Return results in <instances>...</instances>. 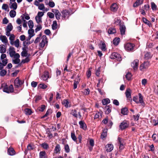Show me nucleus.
I'll return each mask as SVG.
<instances>
[{
    "mask_svg": "<svg viewBox=\"0 0 158 158\" xmlns=\"http://www.w3.org/2000/svg\"><path fill=\"white\" fill-rule=\"evenodd\" d=\"M45 3L46 4H48L49 6L51 8L54 7L55 5V3L53 2H49L48 4L46 2Z\"/></svg>",
    "mask_w": 158,
    "mask_h": 158,
    "instance_id": "58",
    "label": "nucleus"
},
{
    "mask_svg": "<svg viewBox=\"0 0 158 158\" xmlns=\"http://www.w3.org/2000/svg\"><path fill=\"white\" fill-rule=\"evenodd\" d=\"M35 20L36 22V23L39 24L40 23H42V18L38 17L37 16H36L35 18Z\"/></svg>",
    "mask_w": 158,
    "mask_h": 158,
    "instance_id": "48",
    "label": "nucleus"
},
{
    "mask_svg": "<svg viewBox=\"0 0 158 158\" xmlns=\"http://www.w3.org/2000/svg\"><path fill=\"white\" fill-rule=\"evenodd\" d=\"M100 48L101 49L104 51H105L106 50V44L104 43H102L100 45Z\"/></svg>",
    "mask_w": 158,
    "mask_h": 158,
    "instance_id": "56",
    "label": "nucleus"
},
{
    "mask_svg": "<svg viewBox=\"0 0 158 158\" xmlns=\"http://www.w3.org/2000/svg\"><path fill=\"white\" fill-rule=\"evenodd\" d=\"M102 102L103 105H105L109 103L110 102V101L108 98H106L103 99Z\"/></svg>",
    "mask_w": 158,
    "mask_h": 158,
    "instance_id": "35",
    "label": "nucleus"
},
{
    "mask_svg": "<svg viewBox=\"0 0 158 158\" xmlns=\"http://www.w3.org/2000/svg\"><path fill=\"white\" fill-rule=\"evenodd\" d=\"M119 30L121 35H123L125 34L126 31V27L123 25L120 24Z\"/></svg>",
    "mask_w": 158,
    "mask_h": 158,
    "instance_id": "14",
    "label": "nucleus"
},
{
    "mask_svg": "<svg viewBox=\"0 0 158 158\" xmlns=\"http://www.w3.org/2000/svg\"><path fill=\"white\" fill-rule=\"evenodd\" d=\"M10 15L11 18H14L16 15V12L14 10H11L10 12Z\"/></svg>",
    "mask_w": 158,
    "mask_h": 158,
    "instance_id": "40",
    "label": "nucleus"
},
{
    "mask_svg": "<svg viewBox=\"0 0 158 158\" xmlns=\"http://www.w3.org/2000/svg\"><path fill=\"white\" fill-rule=\"evenodd\" d=\"M52 11L54 14L56 19L58 20H60V19L61 14L59 10L56 9H52Z\"/></svg>",
    "mask_w": 158,
    "mask_h": 158,
    "instance_id": "10",
    "label": "nucleus"
},
{
    "mask_svg": "<svg viewBox=\"0 0 158 158\" xmlns=\"http://www.w3.org/2000/svg\"><path fill=\"white\" fill-rule=\"evenodd\" d=\"M6 49L5 46L4 45H0V52L1 53H5Z\"/></svg>",
    "mask_w": 158,
    "mask_h": 158,
    "instance_id": "27",
    "label": "nucleus"
},
{
    "mask_svg": "<svg viewBox=\"0 0 158 158\" xmlns=\"http://www.w3.org/2000/svg\"><path fill=\"white\" fill-rule=\"evenodd\" d=\"M106 111H105V113L106 114H108L111 111V105H109L106 106L105 107Z\"/></svg>",
    "mask_w": 158,
    "mask_h": 158,
    "instance_id": "28",
    "label": "nucleus"
},
{
    "mask_svg": "<svg viewBox=\"0 0 158 158\" xmlns=\"http://www.w3.org/2000/svg\"><path fill=\"white\" fill-rule=\"evenodd\" d=\"M79 124L81 128L85 130L87 129L86 125L84 121L81 120L79 121Z\"/></svg>",
    "mask_w": 158,
    "mask_h": 158,
    "instance_id": "15",
    "label": "nucleus"
},
{
    "mask_svg": "<svg viewBox=\"0 0 158 158\" xmlns=\"http://www.w3.org/2000/svg\"><path fill=\"white\" fill-rule=\"evenodd\" d=\"M128 110L127 108H123L121 110V113L123 115L127 114Z\"/></svg>",
    "mask_w": 158,
    "mask_h": 158,
    "instance_id": "38",
    "label": "nucleus"
},
{
    "mask_svg": "<svg viewBox=\"0 0 158 158\" xmlns=\"http://www.w3.org/2000/svg\"><path fill=\"white\" fill-rule=\"evenodd\" d=\"M110 58L111 59H115L118 61H121L122 59V57L117 52H113L110 56Z\"/></svg>",
    "mask_w": 158,
    "mask_h": 158,
    "instance_id": "5",
    "label": "nucleus"
},
{
    "mask_svg": "<svg viewBox=\"0 0 158 158\" xmlns=\"http://www.w3.org/2000/svg\"><path fill=\"white\" fill-rule=\"evenodd\" d=\"M108 32L109 34H113L116 32V30L113 27L110 28L108 29Z\"/></svg>",
    "mask_w": 158,
    "mask_h": 158,
    "instance_id": "33",
    "label": "nucleus"
},
{
    "mask_svg": "<svg viewBox=\"0 0 158 158\" xmlns=\"http://www.w3.org/2000/svg\"><path fill=\"white\" fill-rule=\"evenodd\" d=\"M139 100H138V96H136L133 97V100L137 104L140 103L142 106L143 107H144L145 104L143 100V97L141 93L138 94Z\"/></svg>",
    "mask_w": 158,
    "mask_h": 158,
    "instance_id": "3",
    "label": "nucleus"
},
{
    "mask_svg": "<svg viewBox=\"0 0 158 158\" xmlns=\"http://www.w3.org/2000/svg\"><path fill=\"white\" fill-rule=\"evenodd\" d=\"M61 148L59 144H57L54 150V152L56 154H59L60 153Z\"/></svg>",
    "mask_w": 158,
    "mask_h": 158,
    "instance_id": "16",
    "label": "nucleus"
},
{
    "mask_svg": "<svg viewBox=\"0 0 158 158\" xmlns=\"http://www.w3.org/2000/svg\"><path fill=\"white\" fill-rule=\"evenodd\" d=\"M71 114L75 118H77L78 117L77 112L76 109L72 110L71 111Z\"/></svg>",
    "mask_w": 158,
    "mask_h": 158,
    "instance_id": "31",
    "label": "nucleus"
},
{
    "mask_svg": "<svg viewBox=\"0 0 158 158\" xmlns=\"http://www.w3.org/2000/svg\"><path fill=\"white\" fill-rule=\"evenodd\" d=\"M62 17L63 19L65 20L66 18H68L69 14V12L68 10H64L62 12Z\"/></svg>",
    "mask_w": 158,
    "mask_h": 158,
    "instance_id": "9",
    "label": "nucleus"
},
{
    "mask_svg": "<svg viewBox=\"0 0 158 158\" xmlns=\"http://www.w3.org/2000/svg\"><path fill=\"white\" fill-rule=\"evenodd\" d=\"M0 40L2 41V42L4 43H7L8 42L7 39L5 35H1L0 36Z\"/></svg>",
    "mask_w": 158,
    "mask_h": 158,
    "instance_id": "26",
    "label": "nucleus"
},
{
    "mask_svg": "<svg viewBox=\"0 0 158 158\" xmlns=\"http://www.w3.org/2000/svg\"><path fill=\"white\" fill-rule=\"evenodd\" d=\"M2 60V64L4 66H6L8 63V59L6 58L5 59H3Z\"/></svg>",
    "mask_w": 158,
    "mask_h": 158,
    "instance_id": "60",
    "label": "nucleus"
},
{
    "mask_svg": "<svg viewBox=\"0 0 158 158\" xmlns=\"http://www.w3.org/2000/svg\"><path fill=\"white\" fill-rule=\"evenodd\" d=\"M7 73V71L5 69H2L0 72V75L1 76L3 77L6 75Z\"/></svg>",
    "mask_w": 158,
    "mask_h": 158,
    "instance_id": "50",
    "label": "nucleus"
},
{
    "mask_svg": "<svg viewBox=\"0 0 158 158\" xmlns=\"http://www.w3.org/2000/svg\"><path fill=\"white\" fill-rule=\"evenodd\" d=\"M135 45L133 44L128 43L124 45L125 49L127 51L132 52L134 49Z\"/></svg>",
    "mask_w": 158,
    "mask_h": 158,
    "instance_id": "4",
    "label": "nucleus"
},
{
    "mask_svg": "<svg viewBox=\"0 0 158 158\" xmlns=\"http://www.w3.org/2000/svg\"><path fill=\"white\" fill-rule=\"evenodd\" d=\"M34 30L32 29H30L28 30V34H29V35H33V36L34 35Z\"/></svg>",
    "mask_w": 158,
    "mask_h": 158,
    "instance_id": "57",
    "label": "nucleus"
},
{
    "mask_svg": "<svg viewBox=\"0 0 158 158\" xmlns=\"http://www.w3.org/2000/svg\"><path fill=\"white\" fill-rule=\"evenodd\" d=\"M22 15H23L24 17V19H26L28 20L30 19V17L26 13H25L24 14H23Z\"/></svg>",
    "mask_w": 158,
    "mask_h": 158,
    "instance_id": "54",
    "label": "nucleus"
},
{
    "mask_svg": "<svg viewBox=\"0 0 158 158\" xmlns=\"http://www.w3.org/2000/svg\"><path fill=\"white\" fill-rule=\"evenodd\" d=\"M152 56V55L150 52H147L144 55V58L145 60H148L151 59Z\"/></svg>",
    "mask_w": 158,
    "mask_h": 158,
    "instance_id": "29",
    "label": "nucleus"
},
{
    "mask_svg": "<svg viewBox=\"0 0 158 158\" xmlns=\"http://www.w3.org/2000/svg\"><path fill=\"white\" fill-rule=\"evenodd\" d=\"M13 26L11 23H9L6 29V31H11L13 29Z\"/></svg>",
    "mask_w": 158,
    "mask_h": 158,
    "instance_id": "41",
    "label": "nucleus"
},
{
    "mask_svg": "<svg viewBox=\"0 0 158 158\" xmlns=\"http://www.w3.org/2000/svg\"><path fill=\"white\" fill-rule=\"evenodd\" d=\"M102 114L101 112H97L94 116V119L98 118L100 117H102Z\"/></svg>",
    "mask_w": 158,
    "mask_h": 158,
    "instance_id": "43",
    "label": "nucleus"
},
{
    "mask_svg": "<svg viewBox=\"0 0 158 158\" xmlns=\"http://www.w3.org/2000/svg\"><path fill=\"white\" fill-rule=\"evenodd\" d=\"M39 157L40 158H47L45 152L44 151H41L39 154Z\"/></svg>",
    "mask_w": 158,
    "mask_h": 158,
    "instance_id": "36",
    "label": "nucleus"
},
{
    "mask_svg": "<svg viewBox=\"0 0 158 158\" xmlns=\"http://www.w3.org/2000/svg\"><path fill=\"white\" fill-rule=\"evenodd\" d=\"M118 9V7L117 5L115 3L113 4L110 6L111 10L114 12L116 11Z\"/></svg>",
    "mask_w": 158,
    "mask_h": 158,
    "instance_id": "18",
    "label": "nucleus"
},
{
    "mask_svg": "<svg viewBox=\"0 0 158 158\" xmlns=\"http://www.w3.org/2000/svg\"><path fill=\"white\" fill-rule=\"evenodd\" d=\"M17 53H16L15 52H9V54L10 57H15V55Z\"/></svg>",
    "mask_w": 158,
    "mask_h": 158,
    "instance_id": "62",
    "label": "nucleus"
},
{
    "mask_svg": "<svg viewBox=\"0 0 158 158\" xmlns=\"http://www.w3.org/2000/svg\"><path fill=\"white\" fill-rule=\"evenodd\" d=\"M47 87V86L44 83L40 84L38 86V88L42 89H45Z\"/></svg>",
    "mask_w": 158,
    "mask_h": 158,
    "instance_id": "45",
    "label": "nucleus"
},
{
    "mask_svg": "<svg viewBox=\"0 0 158 158\" xmlns=\"http://www.w3.org/2000/svg\"><path fill=\"white\" fill-rule=\"evenodd\" d=\"M139 60L137 59L135 60L131 64V65L134 70H136L138 67Z\"/></svg>",
    "mask_w": 158,
    "mask_h": 158,
    "instance_id": "11",
    "label": "nucleus"
},
{
    "mask_svg": "<svg viewBox=\"0 0 158 158\" xmlns=\"http://www.w3.org/2000/svg\"><path fill=\"white\" fill-rule=\"evenodd\" d=\"M47 15L50 19H53L54 17V14L50 12H48L47 13Z\"/></svg>",
    "mask_w": 158,
    "mask_h": 158,
    "instance_id": "59",
    "label": "nucleus"
},
{
    "mask_svg": "<svg viewBox=\"0 0 158 158\" xmlns=\"http://www.w3.org/2000/svg\"><path fill=\"white\" fill-rule=\"evenodd\" d=\"M17 7V4L16 2H14L12 3L11 6H10V8H12L14 10L16 9Z\"/></svg>",
    "mask_w": 158,
    "mask_h": 158,
    "instance_id": "44",
    "label": "nucleus"
},
{
    "mask_svg": "<svg viewBox=\"0 0 158 158\" xmlns=\"http://www.w3.org/2000/svg\"><path fill=\"white\" fill-rule=\"evenodd\" d=\"M107 129H104L103 130L102 132L101 135V138L102 139H103L106 137L107 135Z\"/></svg>",
    "mask_w": 158,
    "mask_h": 158,
    "instance_id": "23",
    "label": "nucleus"
},
{
    "mask_svg": "<svg viewBox=\"0 0 158 158\" xmlns=\"http://www.w3.org/2000/svg\"><path fill=\"white\" fill-rule=\"evenodd\" d=\"M42 28V27L41 25L39 24L37 25L36 28L35 30V32L40 31Z\"/></svg>",
    "mask_w": 158,
    "mask_h": 158,
    "instance_id": "55",
    "label": "nucleus"
},
{
    "mask_svg": "<svg viewBox=\"0 0 158 158\" xmlns=\"http://www.w3.org/2000/svg\"><path fill=\"white\" fill-rule=\"evenodd\" d=\"M52 113V110L50 109H49L47 111V112L46 113V114H45L43 116L42 118H44L45 117H47L48 115L50 113Z\"/></svg>",
    "mask_w": 158,
    "mask_h": 158,
    "instance_id": "49",
    "label": "nucleus"
},
{
    "mask_svg": "<svg viewBox=\"0 0 158 158\" xmlns=\"http://www.w3.org/2000/svg\"><path fill=\"white\" fill-rule=\"evenodd\" d=\"M8 154L10 156H13L15 154V152L13 148H9L7 150Z\"/></svg>",
    "mask_w": 158,
    "mask_h": 158,
    "instance_id": "21",
    "label": "nucleus"
},
{
    "mask_svg": "<svg viewBox=\"0 0 158 158\" xmlns=\"http://www.w3.org/2000/svg\"><path fill=\"white\" fill-rule=\"evenodd\" d=\"M114 147L112 144L108 143L105 146L106 150L107 152H111L113 149Z\"/></svg>",
    "mask_w": 158,
    "mask_h": 158,
    "instance_id": "13",
    "label": "nucleus"
},
{
    "mask_svg": "<svg viewBox=\"0 0 158 158\" xmlns=\"http://www.w3.org/2000/svg\"><path fill=\"white\" fill-rule=\"evenodd\" d=\"M44 8V6L43 3L40 4L38 6V9L40 10H43Z\"/></svg>",
    "mask_w": 158,
    "mask_h": 158,
    "instance_id": "64",
    "label": "nucleus"
},
{
    "mask_svg": "<svg viewBox=\"0 0 158 158\" xmlns=\"http://www.w3.org/2000/svg\"><path fill=\"white\" fill-rule=\"evenodd\" d=\"M52 27L53 30H56L57 28L58 25L56 21H53Z\"/></svg>",
    "mask_w": 158,
    "mask_h": 158,
    "instance_id": "30",
    "label": "nucleus"
},
{
    "mask_svg": "<svg viewBox=\"0 0 158 158\" xmlns=\"http://www.w3.org/2000/svg\"><path fill=\"white\" fill-rule=\"evenodd\" d=\"M28 24L29 26V27L30 29H32L34 27V24L33 23L32 20H30L28 21Z\"/></svg>",
    "mask_w": 158,
    "mask_h": 158,
    "instance_id": "47",
    "label": "nucleus"
},
{
    "mask_svg": "<svg viewBox=\"0 0 158 158\" xmlns=\"http://www.w3.org/2000/svg\"><path fill=\"white\" fill-rule=\"evenodd\" d=\"M1 88L3 89L4 92L7 93H10L14 92V88L12 85H10L9 86L5 83L1 85Z\"/></svg>",
    "mask_w": 158,
    "mask_h": 158,
    "instance_id": "2",
    "label": "nucleus"
},
{
    "mask_svg": "<svg viewBox=\"0 0 158 158\" xmlns=\"http://www.w3.org/2000/svg\"><path fill=\"white\" fill-rule=\"evenodd\" d=\"M64 149L66 153H69L70 152L69 147L68 144H64Z\"/></svg>",
    "mask_w": 158,
    "mask_h": 158,
    "instance_id": "46",
    "label": "nucleus"
},
{
    "mask_svg": "<svg viewBox=\"0 0 158 158\" xmlns=\"http://www.w3.org/2000/svg\"><path fill=\"white\" fill-rule=\"evenodd\" d=\"M14 44L16 47L18 48L19 46V40L17 39L14 42Z\"/></svg>",
    "mask_w": 158,
    "mask_h": 158,
    "instance_id": "61",
    "label": "nucleus"
},
{
    "mask_svg": "<svg viewBox=\"0 0 158 158\" xmlns=\"http://www.w3.org/2000/svg\"><path fill=\"white\" fill-rule=\"evenodd\" d=\"M151 8L152 10H156L157 9V6L154 2L151 3Z\"/></svg>",
    "mask_w": 158,
    "mask_h": 158,
    "instance_id": "51",
    "label": "nucleus"
},
{
    "mask_svg": "<svg viewBox=\"0 0 158 158\" xmlns=\"http://www.w3.org/2000/svg\"><path fill=\"white\" fill-rule=\"evenodd\" d=\"M125 94L127 101L128 102L132 101L131 93L130 89H127L125 92Z\"/></svg>",
    "mask_w": 158,
    "mask_h": 158,
    "instance_id": "8",
    "label": "nucleus"
},
{
    "mask_svg": "<svg viewBox=\"0 0 158 158\" xmlns=\"http://www.w3.org/2000/svg\"><path fill=\"white\" fill-rule=\"evenodd\" d=\"M129 126V123L127 120H124L121 122L119 126V127L121 130H123L128 128Z\"/></svg>",
    "mask_w": 158,
    "mask_h": 158,
    "instance_id": "6",
    "label": "nucleus"
},
{
    "mask_svg": "<svg viewBox=\"0 0 158 158\" xmlns=\"http://www.w3.org/2000/svg\"><path fill=\"white\" fill-rule=\"evenodd\" d=\"M103 80L102 79H100L98 80V83L97 85V87H102L104 85Z\"/></svg>",
    "mask_w": 158,
    "mask_h": 158,
    "instance_id": "24",
    "label": "nucleus"
},
{
    "mask_svg": "<svg viewBox=\"0 0 158 158\" xmlns=\"http://www.w3.org/2000/svg\"><path fill=\"white\" fill-rule=\"evenodd\" d=\"M24 112L25 114L27 115H30L32 113L31 110L29 108H26L25 109Z\"/></svg>",
    "mask_w": 158,
    "mask_h": 158,
    "instance_id": "37",
    "label": "nucleus"
},
{
    "mask_svg": "<svg viewBox=\"0 0 158 158\" xmlns=\"http://www.w3.org/2000/svg\"><path fill=\"white\" fill-rule=\"evenodd\" d=\"M42 40L39 46L42 48L44 47L45 44L48 43V41L46 35H43L42 36Z\"/></svg>",
    "mask_w": 158,
    "mask_h": 158,
    "instance_id": "7",
    "label": "nucleus"
},
{
    "mask_svg": "<svg viewBox=\"0 0 158 158\" xmlns=\"http://www.w3.org/2000/svg\"><path fill=\"white\" fill-rule=\"evenodd\" d=\"M71 137L72 139L75 142H76V143L77 144L78 143L77 142V137L75 135V133L74 132H72L71 133Z\"/></svg>",
    "mask_w": 158,
    "mask_h": 158,
    "instance_id": "34",
    "label": "nucleus"
},
{
    "mask_svg": "<svg viewBox=\"0 0 158 158\" xmlns=\"http://www.w3.org/2000/svg\"><path fill=\"white\" fill-rule=\"evenodd\" d=\"M143 2V0H137L133 5L134 7H137L140 5L142 4Z\"/></svg>",
    "mask_w": 158,
    "mask_h": 158,
    "instance_id": "17",
    "label": "nucleus"
},
{
    "mask_svg": "<svg viewBox=\"0 0 158 158\" xmlns=\"http://www.w3.org/2000/svg\"><path fill=\"white\" fill-rule=\"evenodd\" d=\"M49 77V73L48 71H45L43 76V79L44 80L46 81Z\"/></svg>",
    "mask_w": 158,
    "mask_h": 158,
    "instance_id": "19",
    "label": "nucleus"
},
{
    "mask_svg": "<svg viewBox=\"0 0 158 158\" xmlns=\"http://www.w3.org/2000/svg\"><path fill=\"white\" fill-rule=\"evenodd\" d=\"M40 146L43 148L45 150H47L49 148V145L46 143H44L40 144Z\"/></svg>",
    "mask_w": 158,
    "mask_h": 158,
    "instance_id": "32",
    "label": "nucleus"
},
{
    "mask_svg": "<svg viewBox=\"0 0 158 158\" xmlns=\"http://www.w3.org/2000/svg\"><path fill=\"white\" fill-rule=\"evenodd\" d=\"M120 41V39L119 38L116 37L113 40V44L115 46L118 45Z\"/></svg>",
    "mask_w": 158,
    "mask_h": 158,
    "instance_id": "22",
    "label": "nucleus"
},
{
    "mask_svg": "<svg viewBox=\"0 0 158 158\" xmlns=\"http://www.w3.org/2000/svg\"><path fill=\"white\" fill-rule=\"evenodd\" d=\"M69 103L68 99H64L62 102V104L64 105V106L67 108L71 106L70 105L69 106Z\"/></svg>",
    "mask_w": 158,
    "mask_h": 158,
    "instance_id": "20",
    "label": "nucleus"
},
{
    "mask_svg": "<svg viewBox=\"0 0 158 158\" xmlns=\"http://www.w3.org/2000/svg\"><path fill=\"white\" fill-rule=\"evenodd\" d=\"M45 108V106L44 105H42L39 108V110L40 111L43 112Z\"/></svg>",
    "mask_w": 158,
    "mask_h": 158,
    "instance_id": "63",
    "label": "nucleus"
},
{
    "mask_svg": "<svg viewBox=\"0 0 158 158\" xmlns=\"http://www.w3.org/2000/svg\"><path fill=\"white\" fill-rule=\"evenodd\" d=\"M24 83V81L19 79L18 77H17L15 80L14 85L15 88V93L18 94L22 89V85Z\"/></svg>",
    "mask_w": 158,
    "mask_h": 158,
    "instance_id": "1",
    "label": "nucleus"
},
{
    "mask_svg": "<svg viewBox=\"0 0 158 158\" xmlns=\"http://www.w3.org/2000/svg\"><path fill=\"white\" fill-rule=\"evenodd\" d=\"M132 75L130 72H128L125 75V77L127 80L130 81L131 79Z\"/></svg>",
    "mask_w": 158,
    "mask_h": 158,
    "instance_id": "42",
    "label": "nucleus"
},
{
    "mask_svg": "<svg viewBox=\"0 0 158 158\" xmlns=\"http://www.w3.org/2000/svg\"><path fill=\"white\" fill-rule=\"evenodd\" d=\"M152 139L156 142L158 141V135L156 134H154L152 136Z\"/></svg>",
    "mask_w": 158,
    "mask_h": 158,
    "instance_id": "39",
    "label": "nucleus"
},
{
    "mask_svg": "<svg viewBox=\"0 0 158 158\" xmlns=\"http://www.w3.org/2000/svg\"><path fill=\"white\" fill-rule=\"evenodd\" d=\"M21 18L24 21V23L23 24V26L24 28H26L27 27V22L26 21V20L24 19V17L23 15H21Z\"/></svg>",
    "mask_w": 158,
    "mask_h": 158,
    "instance_id": "52",
    "label": "nucleus"
},
{
    "mask_svg": "<svg viewBox=\"0 0 158 158\" xmlns=\"http://www.w3.org/2000/svg\"><path fill=\"white\" fill-rule=\"evenodd\" d=\"M20 56L19 54L16 53L15 55V57H14L15 59L12 60L13 63L15 64L19 63L20 62V60L19 59Z\"/></svg>",
    "mask_w": 158,
    "mask_h": 158,
    "instance_id": "12",
    "label": "nucleus"
},
{
    "mask_svg": "<svg viewBox=\"0 0 158 158\" xmlns=\"http://www.w3.org/2000/svg\"><path fill=\"white\" fill-rule=\"evenodd\" d=\"M143 22L146 24L148 25L149 27H152V25L151 22L146 18L144 17L142 18Z\"/></svg>",
    "mask_w": 158,
    "mask_h": 158,
    "instance_id": "25",
    "label": "nucleus"
},
{
    "mask_svg": "<svg viewBox=\"0 0 158 158\" xmlns=\"http://www.w3.org/2000/svg\"><path fill=\"white\" fill-rule=\"evenodd\" d=\"M23 51L21 53V55L22 56H26L27 54V51L25 49V48H23Z\"/></svg>",
    "mask_w": 158,
    "mask_h": 158,
    "instance_id": "53",
    "label": "nucleus"
}]
</instances>
